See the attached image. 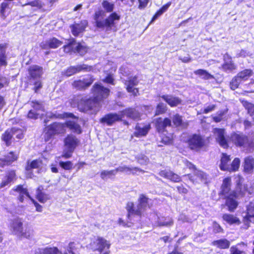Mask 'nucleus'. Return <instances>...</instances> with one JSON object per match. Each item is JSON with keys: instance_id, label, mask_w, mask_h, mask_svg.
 Wrapping results in <instances>:
<instances>
[{"instance_id": "obj_43", "label": "nucleus", "mask_w": 254, "mask_h": 254, "mask_svg": "<svg viewBox=\"0 0 254 254\" xmlns=\"http://www.w3.org/2000/svg\"><path fill=\"white\" fill-rule=\"evenodd\" d=\"M242 104L246 110H247L248 113L251 116L254 115V104L247 101H242Z\"/></svg>"}, {"instance_id": "obj_39", "label": "nucleus", "mask_w": 254, "mask_h": 254, "mask_svg": "<svg viewBox=\"0 0 254 254\" xmlns=\"http://www.w3.org/2000/svg\"><path fill=\"white\" fill-rule=\"evenodd\" d=\"M117 174L116 169L112 170H103L101 172L100 177L102 179L106 180L111 178L112 176H115Z\"/></svg>"}, {"instance_id": "obj_16", "label": "nucleus", "mask_w": 254, "mask_h": 254, "mask_svg": "<svg viewBox=\"0 0 254 254\" xmlns=\"http://www.w3.org/2000/svg\"><path fill=\"white\" fill-rule=\"evenodd\" d=\"M150 128L151 126L149 123L137 124L135 127L133 135L137 137L145 136Z\"/></svg>"}, {"instance_id": "obj_26", "label": "nucleus", "mask_w": 254, "mask_h": 254, "mask_svg": "<svg viewBox=\"0 0 254 254\" xmlns=\"http://www.w3.org/2000/svg\"><path fill=\"white\" fill-rule=\"evenodd\" d=\"M228 61H225L221 65L222 70L226 72H233L237 70V66L232 60V58L228 56Z\"/></svg>"}, {"instance_id": "obj_36", "label": "nucleus", "mask_w": 254, "mask_h": 254, "mask_svg": "<svg viewBox=\"0 0 254 254\" xmlns=\"http://www.w3.org/2000/svg\"><path fill=\"white\" fill-rule=\"evenodd\" d=\"M253 70L251 69H245L240 71L237 75L241 80L246 81L252 76Z\"/></svg>"}, {"instance_id": "obj_21", "label": "nucleus", "mask_w": 254, "mask_h": 254, "mask_svg": "<svg viewBox=\"0 0 254 254\" xmlns=\"http://www.w3.org/2000/svg\"><path fill=\"white\" fill-rule=\"evenodd\" d=\"M116 172H124L127 174L138 175L137 173H144L145 171L137 167H129L126 165L119 166L116 169Z\"/></svg>"}, {"instance_id": "obj_28", "label": "nucleus", "mask_w": 254, "mask_h": 254, "mask_svg": "<svg viewBox=\"0 0 254 254\" xmlns=\"http://www.w3.org/2000/svg\"><path fill=\"white\" fill-rule=\"evenodd\" d=\"M222 219L227 223L231 225L233 224L239 225L241 223V221L238 217L231 214L225 213L223 214Z\"/></svg>"}, {"instance_id": "obj_44", "label": "nucleus", "mask_w": 254, "mask_h": 254, "mask_svg": "<svg viewBox=\"0 0 254 254\" xmlns=\"http://www.w3.org/2000/svg\"><path fill=\"white\" fill-rule=\"evenodd\" d=\"M49 117L56 119H64L68 117L72 118H75V116L72 113H64L63 114H60L57 112L55 113H52L51 116H49Z\"/></svg>"}, {"instance_id": "obj_54", "label": "nucleus", "mask_w": 254, "mask_h": 254, "mask_svg": "<svg viewBox=\"0 0 254 254\" xmlns=\"http://www.w3.org/2000/svg\"><path fill=\"white\" fill-rule=\"evenodd\" d=\"M159 174L160 176L171 180H173L174 178V174L170 171L163 170L159 173Z\"/></svg>"}, {"instance_id": "obj_12", "label": "nucleus", "mask_w": 254, "mask_h": 254, "mask_svg": "<svg viewBox=\"0 0 254 254\" xmlns=\"http://www.w3.org/2000/svg\"><path fill=\"white\" fill-rule=\"evenodd\" d=\"M123 81L126 86L127 92L131 93L134 96H137L138 93V88H135L138 83V80L136 76H130L127 79H123Z\"/></svg>"}, {"instance_id": "obj_24", "label": "nucleus", "mask_w": 254, "mask_h": 254, "mask_svg": "<svg viewBox=\"0 0 254 254\" xmlns=\"http://www.w3.org/2000/svg\"><path fill=\"white\" fill-rule=\"evenodd\" d=\"M16 180V174L14 171H9L3 178L0 184V189L4 188L9 185L11 182Z\"/></svg>"}, {"instance_id": "obj_8", "label": "nucleus", "mask_w": 254, "mask_h": 254, "mask_svg": "<svg viewBox=\"0 0 254 254\" xmlns=\"http://www.w3.org/2000/svg\"><path fill=\"white\" fill-rule=\"evenodd\" d=\"M213 132L215 135L216 141L219 145L224 149L228 148L230 139H229L227 136L225 128H215L213 129Z\"/></svg>"}, {"instance_id": "obj_41", "label": "nucleus", "mask_w": 254, "mask_h": 254, "mask_svg": "<svg viewBox=\"0 0 254 254\" xmlns=\"http://www.w3.org/2000/svg\"><path fill=\"white\" fill-rule=\"evenodd\" d=\"M189 125L188 122H184L181 116L176 114V127H179L181 129L186 128Z\"/></svg>"}, {"instance_id": "obj_34", "label": "nucleus", "mask_w": 254, "mask_h": 254, "mask_svg": "<svg viewBox=\"0 0 254 254\" xmlns=\"http://www.w3.org/2000/svg\"><path fill=\"white\" fill-rule=\"evenodd\" d=\"M194 73L204 80H208L214 78V76L212 74L203 69H196L194 71Z\"/></svg>"}, {"instance_id": "obj_61", "label": "nucleus", "mask_w": 254, "mask_h": 254, "mask_svg": "<svg viewBox=\"0 0 254 254\" xmlns=\"http://www.w3.org/2000/svg\"><path fill=\"white\" fill-rule=\"evenodd\" d=\"M184 163L187 168L192 172L197 169V168L195 165L187 159H185L184 161Z\"/></svg>"}, {"instance_id": "obj_29", "label": "nucleus", "mask_w": 254, "mask_h": 254, "mask_svg": "<svg viewBox=\"0 0 254 254\" xmlns=\"http://www.w3.org/2000/svg\"><path fill=\"white\" fill-rule=\"evenodd\" d=\"M28 71L31 78L34 79L40 78L43 73L42 67L37 65L31 66Z\"/></svg>"}, {"instance_id": "obj_46", "label": "nucleus", "mask_w": 254, "mask_h": 254, "mask_svg": "<svg viewBox=\"0 0 254 254\" xmlns=\"http://www.w3.org/2000/svg\"><path fill=\"white\" fill-rule=\"evenodd\" d=\"M171 3L168 2L165 5H163L161 9H160L154 15L150 23H152L155 20H156L158 17L161 15L164 12H165L168 7L170 6Z\"/></svg>"}, {"instance_id": "obj_45", "label": "nucleus", "mask_w": 254, "mask_h": 254, "mask_svg": "<svg viewBox=\"0 0 254 254\" xmlns=\"http://www.w3.org/2000/svg\"><path fill=\"white\" fill-rule=\"evenodd\" d=\"M120 16L116 13H113L107 18L106 19L107 27H111L114 24V21L115 20H119Z\"/></svg>"}, {"instance_id": "obj_47", "label": "nucleus", "mask_w": 254, "mask_h": 254, "mask_svg": "<svg viewBox=\"0 0 254 254\" xmlns=\"http://www.w3.org/2000/svg\"><path fill=\"white\" fill-rule=\"evenodd\" d=\"M173 221L169 218L162 217L159 218L158 226H169L173 225Z\"/></svg>"}, {"instance_id": "obj_23", "label": "nucleus", "mask_w": 254, "mask_h": 254, "mask_svg": "<svg viewBox=\"0 0 254 254\" xmlns=\"http://www.w3.org/2000/svg\"><path fill=\"white\" fill-rule=\"evenodd\" d=\"M11 229L15 235L19 236L23 230V223L19 218L13 219L10 224Z\"/></svg>"}, {"instance_id": "obj_58", "label": "nucleus", "mask_w": 254, "mask_h": 254, "mask_svg": "<svg viewBox=\"0 0 254 254\" xmlns=\"http://www.w3.org/2000/svg\"><path fill=\"white\" fill-rule=\"evenodd\" d=\"M12 130L13 135H15L17 138L21 139L23 137V133L21 129L13 127Z\"/></svg>"}, {"instance_id": "obj_1", "label": "nucleus", "mask_w": 254, "mask_h": 254, "mask_svg": "<svg viewBox=\"0 0 254 254\" xmlns=\"http://www.w3.org/2000/svg\"><path fill=\"white\" fill-rule=\"evenodd\" d=\"M232 180L230 177H227L223 180L220 187L219 195L224 196L225 205L230 212H234L238 206L237 199L245 196L248 191L247 185H243L241 180L237 182L235 190H231Z\"/></svg>"}, {"instance_id": "obj_17", "label": "nucleus", "mask_w": 254, "mask_h": 254, "mask_svg": "<svg viewBox=\"0 0 254 254\" xmlns=\"http://www.w3.org/2000/svg\"><path fill=\"white\" fill-rule=\"evenodd\" d=\"M94 80V79L93 76H90L82 80H75L72 83V85L74 88L77 89H83L89 87Z\"/></svg>"}, {"instance_id": "obj_15", "label": "nucleus", "mask_w": 254, "mask_h": 254, "mask_svg": "<svg viewBox=\"0 0 254 254\" xmlns=\"http://www.w3.org/2000/svg\"><path fill=\"white\" fill-rule=\"evenodd\" d=\"M92 68V66H88L84 64L81 65H77L76 66L69 67L68 69H67L66 71L64 72V74L66 76H70L74 73L82 70L85 71H90L91 70Z\"/></svg>"}, {"instance_id": "obj_37", "label": "nucleus", "mask_w": 254, "mask_h": 254, "mask_svg": "<svg viewBox=\"0 0 254 254\" xmlns=\"http://www.w3.org/2000/svg\"><path fill=\"white\" fill-rule=\"evenodd\" d=\"M13 136L12 128L6 130L2 135V139L5 142L7 146L11 144V138Z\"/></svg>"}, {"instance_id": "obj_19", "label": "nucleus", "mask_w": 254, "mask_h": 254, "mask_svg": "<svg viewBox=\"0 0 254 254\" xmlns=\"http://www.w3.org/2000/svg\"><path fill=\"white\" fill-rule=\"evenodd\" d=\"M123 118L125 117L133 120H138L140 118V114L135 108H128L120 112Z\"/></svg>"}, {"instance_id": "obj_9", "label": "nucleus", "mask_w": 254, "mask_h": 254, "mask_svg": "<svg viewBox=\"0 0 254 254\" xmlns=\"http://www.w3.org/2000/svg\"><path fill=\"white\" fill-rule=\"evenodd\" d=\"M188 143L191 150L198 151L204 146L205 140L200 135L193 134L189 138Z\"/></svg>"}, {"instance_id": "obj_38", "label": "nucleus", "mask_w": 254, "mask_h": 254, "mask_svg": "<svg viewBox=\"0 0 254 254\" xmlns=\"http://www.w3.org/2000/svg\"><path fill=\"white\" fill-rule=\"evenodd\" d=\"M36 197L42 203L46 202L50 198L49 194L45 193L41 191L40 187L36 190Z\"/></svg>"}, {"instance_id": "obj_35", "label": "nucleus", "mask_w": 254, "mask_h": 254, "mask_svg": "<svg viewBox=\"0 0 254 254\" xmlns=\"http://www.w3.org/2000/svg\"><path fill=\"white\" fill-rule=\"evenodd\" d=\"M17 158V156L13 152H10L5 158V160L0 159V166H3L10 162H13Z\"/></svg>"}, {"instance_id": "obj_3", "label": "nucleus", "mask_w": 254, "mask_h": 254, "mask_svg": "<svg viewBox=\"0 0 254 254\" xmlns=\"http://www.w3.org/2000/svg\"><path fill=\"white\" fill-rule=\"evenodd\" d=\"M230 141L236 147L249 149L254 146V142L242 132H232L230 136Z\"/></svg>"}, {"instance_id": "obj_40", "label": "nucleus", "mask_w": 254, "mask_h": 254, "mask_svg": "<svg viewBox=\"0 0 254 254\" xmlns=\"http://www.w3.org/2000/svg\"><path fill=\"white\" fill-rule=\"evenodd\" d=\"M5 45L0 44V66L6 65L7 64L6 61V56L4 49Z\"/></svg>"}, {"instance_id": "obj_50", "label": "nucleus", "mask_w": 254, "mask_h": 254, "mask_svg": "<svg viewBox=\"0 0 254 254\" xmlns=\"http://www.w3.org/2000/svg\"><path fill=\"white\" fill-rule=\"evenodd\" d=\"M102 5L104 9L108 12H112L114 8V4L107 0H104Z\"/></svg>"}, {"instance_id": "obj_2", "label": "nucleus", "mask_w": 254, "mask_h": 254, "mask_svg": "<svg viewBox=\"0 0 254 254\" xmlns=\"http://www.w3.org/2000/svg\"><path fill=\"white\" fill-rule=\"evenodd\" d=\"M92 92L93 99L85 100L81 95H78L71 100V106L72 107L77 106L83 112L90 110H93L95 112L98 111L101 107L100 102L109 96L110 90L100 84H95L93 87Z\"/></svg>"}, {"instance_id": "obj_4", "label": "nucleus", "mask_w": 254, "mask_h": 254, "mask_svg": "<svg viewBox=\"0 0 254 254\" xmlns=\"http://www.w3.org/2000/svg\"><path fill=\"white\" fill-rule=\"evenodd\" d=\"M231 156L226 153H222L220 159L219 168L221 171L229 172H235L239 170L240 165V159L235 158L230 164Z\"/></svg>"}, {"instance_id": "obj_25", "label": "nucleus", "mask_w": 254, "mask_h": 254, "mask_svg": "<svg viewBox=\"0 0 254 254\" xmlns=\"http://www.w3.org/2000/svg\"><path fill=\"white\" fill-rule=\"evenodd\" d=\"M244 171L247 173H252L254 170V158L249 156L244 158Z\"/></svg>"}, {"instance_id": "obj_31", "label": "nucleus", "mask_w": 254, "mask_h": 254, "mask_svg": "<svg viewBox=\"0 0 254 254\" xmlns=\"http://www.w3.org/2000/svg\"><path fill=\"white\" fill-rule=\"evenodd\" d=\"M211 245L219 249H227L230 247V242L226 239H221L213 241Z\"/></svg>"}, {"instance_id": "obj_60", "label": "nucleus", "mask_w": 254, "mask_h": 254, "mask_svg": "<svg viewBox=\"0 0 254 254\" xmlns=\"http://www.w3.org/2000/svg\"><path fill=\"white\" fill-rule=\"evenodd\" d=\"M177 190L180 193L186 194L188 192V190L187 188H189V186L187 185V184H181L180 185L176 186Z\"/></svg>"}, {"instance_id": "obj_62", "label": "nucleus", "mask_w": 254, "mask_h": 254, "mask_svg": "<svg viewBox=\"0 0 254 254\" xmlns=\"http://www.w3.org/2000/svg\"><path fill=\"white\" fill-rule=\"evenodd\" d=\"M162 98H163L164 100H165L166 102H167L171 106L173 107L175 106V99L173 97L168 95H164L162 96Z\"/></svg>"}, {"instance_id": "obj_53", "label": "nucleus", "mask_w": 254, "mask_h": 254, "mask_svg": "<svg viewBox=\"0 0 254 254\" xmlns=\"http://www.w3.org/2000/svg\"><path fill=\"white\" fill-rule=\"evenodd\" d=\"M74 45H75V40L72 39L70 40V42L66 45L64 46V51L65 53H69L72 50L74 51Z\"/></svg>"}, {"instance_id": "obj_18", "label": "nucleus", "mask_w": 254, "mask_h": 254, "mask_svg": "<svg viewBox=\"0 0 254 254\" xmlns=\"http://www.w3.org/2000/svg\"><path fill=\"white\" fill-rule=\"evenodd\" d=\"M155 127L158 132H164L165 128L171 125V121L168 118L163 119L161 118L154 120Z\"/></svg>"}, {"instance_id": "obj_13", "label": "nucleus", "mask_w": 254, "mask_h": 254, "mask_svg": "<svg viewBox=\"0 0 254 254\" xmlns=\"http://www.w3.org/2000/svg\"><path fill=\"white\" fill-rule=\"evenodd\" d=\"M189 180L193 184L199 183V182H204L207 179V175L203 171L196 169L192 173L186 175Z\"/></svg>"}, {"instance_id": "obj_14", "label": "nucleus", "mask_w": 254, "mask_h": 254, "mask_svg": "<svg viewBox=\"0 0 254 254\" xmlns=\"http://www.w3.org/2000/svg\"><path fill=\"white\" fill-rule=\"evenodd\" d=\"M122 119L123 116H121L120 112L119 114L111 113L105 115L100 119V122L102 124H106L108 126H111L115 122L122 120Z\"/></svg>"}, {"instance_id": "obj_7", "label": "nucleus", "mask_w": 254, "mask_h": 254, "mask_svg": "<svg viewBox=\"0 0 254 254\" xmlns=\"http://www.w3.org/2000/svg\"><path fill=\"white\" fill-rule=\"evenodd\" d=\"M45 140L46 141L56 135L64 133L65 132V126L64 124L54 123L45 128Z\"/></svg>"}, {"instance_id": "obj_42", "label": "nucleus", "mask_w": 254, "mask_h": 254, "mask_svg": "<svg viewBox=\"0 0 254 254\" xmlns=\"http://www.w3.org/2000/svg\"><path fill=\"white\" fill-rule=\"evenodd\" d=\"M87 50L88 48L84 45L75 42L74 52H77L80 55H83L87 52Z\"/></svg>"}, {"instance_id": "obj_5", "label": "nucleus", "mask_w": 254, "mask_h": 254, "mask_svg": "<svg viewBox=\"0 0 254 254\" xmlns=\"http://www.w3.org/2000/svg\"><path fill=\"white\" fill-rule=\"evenodd\" d=\"M79 140L72 134L68 135L64 140V149L63 150L62 157L64 158H69L77 147Z\"/></svg>"}, {"instance_id": "obj_20", "label": "nucleus", "mask_w": 254, "mask_h": 254, "mask_svg": "<svg viewBox=\"0 0 254 254\" xmlns=\"http://www.w3.org/2000/svg\"><path fill=\"white\" fill-rule=\"evenodd\" d=\"M63 42L56 38L49 39L40 44V47L42 49H47L49 48L56 49L60 46Z\"/></svg>"}, {"instance_id": "obj_57", "label": "nucleus", "mask_w": 254, "mask_h": 254, "mask_svg": "<svg viewBox=\"0 0 254 254\" xmlns=\"http://www.w3.org/2000/svg\"><path fill=\"white\" fill-rule=\"evenodd\" d=\"M166 110V106L163 103H159L156 108V115L163 114Z\"/></svg>"}, {"instance_id": "obj_56", "label": "nucleus", "mask_w": 254, "mask_h": 254, "mask_svg": "<svg viewBox=\"0 0 254 254\" xmlns=\"http://www.w3.org/2000/svg\"><path fill=\"white\" fill-rule=\"evenodd\" d=\"M212 229L214 233H219L223 232L222 227L216 221L213 222Z\"/></svg>"}, {"instance_id": "obj_27", "label": "nucleus", "mask_w": 254, "mask_h": 254, "mask_svg": "<svg viewBox=\"0 0 254 254\" xmlns=\"http://www.w3.org/2000/svg\"><path fill=\"white\" fill-rule=\"evenodd\" d=\"M247 247V244L241 242L236 245L232 246L230 249V254H245L244 249Z\"/></svg>"}, {"instance_id": "obj_49", "label": "nucleus", "mask_w": 254, "mask_h": 254, "mask_svg": "<svg viewBox=\"0 0 254 254\" xmlns=\"http://www.w3.org/2000/svg\"><path fill=\"white\" fill-rule=\"evenodd\" d=\"M30 5L32 7H35V9H41L43 7L44 3L40 0H35L29 2L28 3L25 4L24 5Z\"/></svg>"}, {"instance_id": "obj_59", "label": "nucleus", "mask_w": 254, "mask_h": 254, "mask_svg": "<svg viewBox=\"0 0 254 254\" xmlns=\"http://www.w3.org/2000/svg\"><path fill=\"white\" fill-rule=\"evenodd\" d=\"M60 165L65 170H70L72 168L73 164L70 161H60Z\"/></svg>"}, {"instance_id": "obj_10", "label": "nucleus", "mask_w": 254, "mask_h": 254, "mask_svg": "<svg viewBox=\"0 0 254 254\" xmlns=\"http://www.w3.org/2000/svg\"><path fill=\"white\" fill-rule=\"evenodd\" d=\"M12 190L19 193V195L18 197V199L19 201L23 202L24 200V196H26L29 198L33 202L37 211L41 212L42 211V206L31 197L27 189L24 188L23 185L16 186L13 188Z\"/></svg>"}, {"instance_id": "obj_55", "label": "nucleus", "mask_w": 254, "mask_h": 254, "mask_svg": "<svg viewBox=\"0 0 254 254\" xmlns=\"http://www.w3.org/2000/svg\"><path fill=\"white\" fill-rule=\"evenodd\" d=\"M41 164V161L38 160H33L31 162L30 165H27V166L26 167V170L29 171L31 169L38 168L39 167Z\"/></svg>"}, {"instance_id": "obj_30", "label": "nucleus", "mask_w": 254, "mask_h": 254, "mask_svg": "<svg viewBox=\"0 0 254 254\" xmlns=\"http://www.w3.org/2000/svg\"><path fill=\"white\" fill-rule=\"evenodd\" d=\"M148 198L144 195L141 194L138 199V204L137 205V209L140 210V216H141L143 211L147 207H149Z\"/></svg>"}, {"instance_id": "obj_6", "label": "nucleus", "mask_w": 254, "mask_h": 254, "mask_svg": "<svg viewBox=\"0 0 254 254\" xmlns=\"http://www.w3.org/2000/svg\"><path fill=\"white\" fill-rule=\"evenodd\" d=\"M74 243L70 242L66 246H62L60 249L57 247L46 248L39 250L40 254H75Z\"/></svg>"}, {"instance_id": "obj_48", "label": "nucleus", "mask_w": 254, "mask_h": 254, "mask_svg": "<svg viewBox=\"0 0 254 254\" xmlns=\"http://www.w3.org/2000/svg\"><path fill=\"white\" fill-rule=\"evenodd\" d=\"M240 80L237 75L234 76L230 82V88L233 90L237 89L240 85Z\"/></svg>"}, {"instance_id": "obj_64", "label": "nucleus", "mask_w": 254, "mask_h": 254, "mask_svg": "<svg viewBox=\"0 0 254 254\" xmlns=\"http://www.w3.org/2000/svg\"><path fill=\"white\" fill-rule=\"evenodd\" d=\"M104 16V12L102 10H98L95 13L94 16V19L95 21L100 20V19H103Z\"/></svg>"}, {"instance_id": "obj_33", "label": "nucleus", "mask_w": 254, "mask_h": 254, "mask_svg": "<svg viewBox=\"0 0 254 254\" xmlns=\"http://www.w3.org/2000/svg\"><path fill=\"white\" fill-rule=\"evenodd\" d=\"M126 209L128 212L127 217L128 218L132 215L140 216V210L137 209V207H135L134 204L132 202H127Z\"/></svg>"}, {"instance_id": "obj_63", "label": "nucleus", "mask_w": 254, "mask_h": 254, "mask_svg": "<svg viewBox=\"0 0 254 254\" xmlns=\"http://www.w3.org/2000/svg\"><path fill=\"white\" fill-rule=\"evenodd\" d=\"M96 25L98 28H104L107 27L106 19H100L99 20L95 21Z\"/></svg>"}, {"instance_id": "obj_32", "label": "nucleus", "mask_w": 254, "mask_h": 254, "mask_svg": "<svg viewBox=\"0 0 254 254\" xmlns=\"http://www.w3.org/2000/svg\"><path fill=\"white\" fill-rule=\"evenodd\" d=\"M70 130L74 133L80 134L82 132L80 126L76 122L72 121H68L64 124Z\"/></svg>"}, {"instance_id": "obj_51", "label": "nucleus", "mask_w": 254, "mask_h": 254, "mask_svg": "<svg viewBox=\"0 0 254 254\" xmlns=\"http://www.w3.org/2000/svg\"><path fill=\"white\" fill-rule=\"evenodd\" d=\"M19 236L28 239H31L33 236V230L30 228H26L25 231L24 232L22 231Z\"/></svg>"}, {"instance_id": "obj_11", "label": "nucleus", "mask_w": 254, "mask_h": 254, "mask_svg": "<svg viewBox=\"0 0 254 254\" xmlns=\"http://www.w3.org/2000/svg\"><path fill=\"white\" fill-rule=\"evenodd\" d=\"M90 247L94 251H98L101 253L104 249H109L111 244L105 238L101 237H97V238L90 243Z\"/></svg>"}, {"instance_id": "obj_52", "label": "nucleus", "mask_w": 254, "mask_h": 254, "mask_svg": "<svg viewBox=\"0 0 254 254\" xmlns=\"http://www.w3.org/2000/svg\"><path fill=\"white\" fill-rule=\"evenodd\" d=\"M250 209L247 210L246 215L243 218V221L244 223L249 225L250 222L252 221L251 219H253L252 221L254 223V214H250ZM249 225L248 226L249 227Z\"/></svg>"}, {"instance_id": "obj_22", "label": "nucleus", "mask_w": 254, "mask_h": 254, "mask_svg": "<svg viewBox=\"0 0 254 254\" xmlns=\"http://www.w3.org/2000/svg\"><path fill=\"white\" fill-rule=\"evenodd\" d=\"M86 20L81 21L80 23H75L70 26L71 32L74 36H77L82 33L87 25Z\"/></svg>"}]
</instances>
